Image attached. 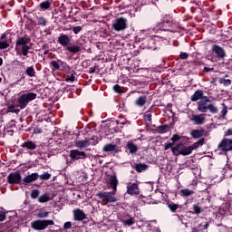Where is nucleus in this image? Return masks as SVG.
Listing matches in <instances>:
<instances>
[{"mask_svg":"<svg viewBox=\"0 0 232 232\" xmlns=\"http://www.w3.org/2000/svg\"><path fill=\"white\" fill-rule=\"evenodd\" d=\"M118 178H116L115 175L111 176L109 178V185H111V188L113 191L107 192V191H99V193L96 194L97 197L102 200V202L104 203V205H107L108 203H115L118 199L114 197L115 192L118 188Z\"/></svg>","mask_w":232,"mask_h":232,"instance_id":"f257e3e1","label":"nucleus"},{"mask_svg":"<svg viewBox=\"0 0 232 232\" xmlns=\"http://www.w3.org/2000/svg\"><path fill=\"white\" fill-rule=\"evenodd\" d=\"M211 100L209 97L204 96L202 100L197 103V110L202 113H206L208 111H210L212 114H218V109L217 106L210 103Z\"/></svg>","mask_w":232,"mask_h":232,"instance_id":"f03ea898","label":"nucleus"},{"mask_svg":"<svg viewBox=\"0 0 232 232\" xmlns=\"http://www.w3.org/2000/svg\"><path fill=\"white\" fill-rule=\"evenodd\" d=\"M31 49V38L28 35L18 37L15 43V50H21L22 55L27 56Z\"/></svg>","mask_w":232,"mask_h":232,"instance_id":"7ed1b4c3","label":"nucleus"},{"mask_svg":"<svg viewBox=\"0 0 232 232\" xmlns=\"http://www.w3.org/2000/svg\"><path fill=\"white\" fill-rule=\"evenodd\" d=\"M37 97L36 93L29 92V93H24L17 99V107L21 110H24L27 107L28 103L34 101Z\"/></svg>","mask_w":232,"mask_h":232,"instance_id":"20e7f679","label":"nucleus"},{"mask_svg":"<svg viewBox=\"0 0 232 232\" xmlns=\"http://www.w3.org/2000/svg\"><path fill=\"white\" fill-rule=\"evenodd\" d=\"M54 221L52 219H36L31 223V227L35 231H44L49 226H53Z\"/></svg>","mask_w":232,"mask_h":232,"instance_id":"39448f33","label":"nucleus"},{"mask_svg":"<svg viewBox=\"0 0 232 232\" xmlns=\"http://www.w3.org/2000/svg\"><path fill=\"white\" fill-rule=\"evenodd\" d=\"M195 150L190 148V146H184L182 143L176 145V147L172 148V154L175 156H188L190 155Z\"/></svg>","mask_w":232,"mask_h":232,"instance_id":"423d86ee","label":"nucleus"},{"mask_svg":"<svg viewBox=\"0 0 232 232\" xmlns=\"http://www.w3.org/2000/svg\"><path fill=\"white\" fill-rule=\"evenodd\" d=\"M128 20L124 17L116 18L113 20L111 28L115 30V32H122L127 29Z\"/></svg>","mask_w":232,"mask_h":232,"instance_id":"0eeeda50","label":"nucleus"},{"mask_svg":"<svg viewBox=\"0 0 232 232\" xmlns=\"http://www.w3.org/2000/svg\"><path fill=\"white\" fill-rule=\"evenodd\" d=\"M73 220L76 222H82L87 218L86 213L80 208H75L72 210Z\"/></svg>","mask_w":232,"mask_h":232,"instance_id":"6e6552de","label":"nucleus"},{"mask_svg":"<svg viewBox=\"0 0 232 232\" xmlns=\"http://www.w3.org/2000/svg\"><path fill=\"white\" fill-rule=\"evenodd\" d=\"M218 149L222 151H231L232 150V140L224 139L218 145Z\"/></svg>","mask_w":232,"mask_h":232,"instance_id":"1a4fd4ad","label":"nucleus"},{"mask_svg":"<svg viewBox=\"0 0 232 232\" xmlns=\"http://www.w3.org/2000/svg\"><path fill=\"white\" fill-rule=\"evenodd\" d=\"M96 144H98V141L92 143L90 140H87V139L75 140V146L80 150H82L84 148H88L91 145H96Z\"/></svg>","mask_w":232,"mask_h":232,"instance_id":"9d476101","label":"nucleus"},{"mask_svg":"<svg viewBox=\"0 0 232 232\" xmlns=\"http://www.w3.org/2000/svg\"><path fill=\"white\" fill-rule=\"evenodd\" d=\"M7 181L10 185L19 184L21 182V174L14 172L8 175Z\"/></svg>","mask_w":232,"mask_h":232,"instance_id":"9b49d317","label":"nucleus"},{"mask_svg":"<svg viewBox=\"0 0 232 232\" xmlns=\"http://www.w3.org/2000/svg\"><path fill=\"white\" fill-rule=\"evenodd\" d=\"M127 194L136 196L140 194L139 185L137 183H129L127 185Z\"/></svg>","mask_w":232,"mask_h":232,"instance_id":"f8f14e48","label":"nucleus"},{"mask_svg":"<svg viewBox=\"0 0 232 232\" xmlns=\"http://www.w3.org/2000/svg\"><path fill=\"white\" fill-rule=\"evenodd\" d=\"M71 159L72 160H80L86 159V153L80 151L79 150H71Z\"/></svg>","mask_w":232,"mask_h":232,"instance_id":"ddd939ff","label":"nucleus"},{"mask_svg":"<svg viewBox=\"0 0 232 232\" xmlns=\"http://www.w3.org/2000/svg\"><path fill=\"white\" fill-rule=\"evenodd\" d=\"M190 121L194 122L195 125H203L206 122V115L199 114V115H192Z\"/></svg>","mask_w":232,"mask_h":232,"instance_id":"4468645a","label":"nucleus"},{"mask_svg":"<svg viewBox=\"0 0 232 232\" xmlns=\"http://www.w3.org/2000/svg\"><path fill=\"white\" fill-rule=\"evenodd\" d=\"M212 52L218 56V59H224L226 56V52L222 47L217 44L212 45Z\"/></svg>","mask_w":232,"mask_h":232,"instance_id":"2eb2a0df","label":"nucleus"},{"mask_svg":"<svg viewBox=\"0 0 232 232\" xmlns=\"http://www.w3.org/2000/svg\"><path fill=\"white\" fill-rule=\"evenodd\" d=\"M38 179H39L38 173H32L24 178V185L31 184L32 182H35L36 180H38Z\"/></svg>","mask_w":232,"mask_h":232,"instance_id":"dca6fc26","label":"nucleus"},{"mask_svg":"<svg viewBox=\"0 0 232 232\" xmlns=\"http://www.w3.org/2000/svg\"><path fill=\"white\" fill-rule=\"evenodd\" d=\"M126 148L130 154H136L139 151V147L134 143L133 140H129L127 142Z\"/></svg>","mask_w":232,"mask_h":232,"instance_id":"f3484780","label":"nucleus"},{"mask_svg":"<svg viewBox=\"0 0 232 232\" xmlns=\"http://www.w3.org/2000/svg\"><path fill=\"white\" fill-rule=\"evenodd\" d=\"M71 39L66 34H62L58 36V44H61V46L66 47L70 44Z\"/></svg>","mask_w":232,"mask_h":232,"instance_id":"a211bd4d","label":"nucleus"},{"mask_svg":"<svg viewBox=\"0 0 232 232\" xmlns=\"http://www.w3.org/2000/svg\"><path fill=\"white\" fill-rule=\"evenodd\" d=\"M21 148H24L30 151H33V150H36L37 145L35 144V142L29 140V141H25V142L22 143Z\"/></svg>","mask_w":232,"mask_h":232,"instance_id":"6ab92c4d","label":"nucleus"},{"mask_svg":"<svg viewBox=\"0 0 232 232\" xmlns=\"http://www.w3.org/2000/svg\"><path fill=\"white\" fill-rule=\"evenodd\" d=\"M205 133H206V130L203 129H200V130H191L190 135L192 139H200L205 135Z\"/></svg>","mask_w":232,"mask_h":232,"instance_id":"aec40b11","label":"nucleus"},{"mask_svg":"<svg viewBox=\"0 0 232 232\" xmlns=\"http://www.w3.org/2000/svg\"><path fill=\"white\" fill-rule=\"evenodd\" d=\"M51 65L53 66V71L60 70V67H66V63H63L61 60L52 61Z\"/></svg>","mask_w":232,"mask_h":232,"instance_id":"412c9836","label":"nucleus"},{"mask_svg":"<svg viewBox=\"0 0 232 232\" xmlns=\"http://www.w3.org/2000/svg\"><path fill=\"white\" fill-rule=\"evenodd\" d=\"M169 209H170L171 212H180L182 209V206L179 204H175L174 202H169L167 204Z\"/></svg>","mask_w":232,"mask_h":232,"instance_id":"4be33fe9","label":"nucleus"},{"mask_svg":"<svg viewBox=\"0 0 232 232\" xmlns=\"http://www.w3.org/2000/svg\"><path fill=\"white\" fill-rule=\"evenodd\" d=\"M121 224H123L124 227H130L135 224V219L134 218H131L130 216H128V218H121L120 219Z\"/></svg>","mask_w":232,"mask_h":232,"instance_id":"5701e85b","label":"nucleus"},{"mask_svg":"<svg viewBox=\"0 0 232 232\" xmlns=\"http://www.w3.org/2000/svg\"><path fill=\"white\" fill-rule=\"evenodd\" d=\"M205 96H203V91H196L194 94L191 96V102H197L198 100H202Z\"/></svg>","mask_w":232,"mask_h":232,"instance_id":"b1692460","label":"nucleus"},{"mask_svg":"<svg viewBox=\"0 0 232 232\" xmlns=\"http://www.w3.org/2000/svg\"><path fill=\"white\" fill-rule=\"evenodd\" d=\"M173 24L172 22L170 21H163L162 24H160V28L161 31H170V29H169L171 25Z\"/></svg>","mask_w":232,"mask_h":232,"instance_id":"393cba45","label":"nucleus"},{"mask_svg":"<svg viewBox=\"0 0 232 232\" xmlns=\"http://www.w3.org/2000/svg\"><path fill=\"white\" fill-rule=\"evenodd\" d=\"M65 50L71 53H78L81 52V47L79 45L67 46Z\"/></svg>","mask_w":232,"mask_h":232,"instance_id":"a878e982","label":"nucleus"},{"mask_svg":"<svg viewBox=\"0 0 232 232\" xmlns=\"http://www.w3.org/2000/svg\"><path fill=\"white\" fill-rule=\"evenodd\" d=\"M51 200L50 195L45 193L42 194L40 197H38V202L40 203H47Z\"/></svg>","mask_w":232,"mask_h":232,"instance_id":"bb28decb","label":"nucleus"},{"mask_svg":"<svg viewBox=\"0 0 232 232\" xmlns=\"http://www.w3.org/2000/svg\"><path fill=\"white\" fill-rule=\"evenodd\" d=\"M147 102L146 96H140L139 99L136 100V105L139 107H142Z\"/></svg>","mask_w":232,"mask_h":232,"instance_id":"cd10ccee","label":"nucleus"},{"mask_svg":"<svg viewBox=\"0 0 232 232\" xmlns=\"http://www.w3.org/2000/svg\"><path fill=\"white\" fill-rule=\"evenodd\" d=\"M205 145V139H201L198 141L195 142L194 144L190 145L189 147L193 150H197L199 147Z\"/></svg>","mask_w":232,"mask_h":232,"instance_id":"c85d7f7f","label":"nucleus"},{"mask_svg":"<svg viewBox=\"0 0 232 232\" xmlns=\"http://www.w3.org/2000/svg\"><path fill=\"white\" fill-rule=\"evenodd\" d=\"M148 169L147 164H135V169L137 172H143Z\"/></svg>","mask_w":232,"mask_h":232,"instance_id":"c756f323","label":"nucleus"},{"mask_svg":"<svg viewBox=\"0 0 232 232\" xmlns=\"http://www.w3.org/2000/svg\"><path fill=\"white\" fill-rule=\"evenodd\" d=\"M25 74H27L29 77H35V70L34 66H29L27 70H25Z\"/></svg>","mask_w":232,"mask_h":232,"instance_id":"7c9ffc66","label":"nucleus"},{"mask_svg":"<svg viewBox=\"0 0 232 232\" xmlns=\"http://www.w3.org/2000/svg\"><path fill=\"white\" fill-rule=\"evenodd\" d=\"M115 149H116V145L107 144V145H104L103 151L104 152H111V151H114Z\"/></svg>","mask_w":232,"mask_h":232,"instance_id":"2f4dec72","label":"nucleus"},{"mask_svg":"<svg viewBox=\"0 0 232 232\" xmlns=\"http://www.w3.org/2000/svg\"><path fill=\"white\" fill-rule=\"evenodd\" d=\"M193 194H194V191L188 188H184L180 190V195H182V197H190Z\"/></svg>","mask_w":232,"mask_h":232,"instance_id":"473e14b6","label":"nucleus"},{"mask_svg":"<svg viewBox=\"0 0 232 232\" xmlns=\"http://www.w3.org/2000/svg\"><path fill=\"white\" fill-rule=\"evenodd\" d=\"M50 7H51V2L50 1L42 2L40 4V8L42 10H48V9H50Z\"/></svg>","mask_w":232,"mask_h":232,"instance_id":"72a5a7b5","label":"nucleus"},{"mask_svg":"<svg viewBox=\"0 0 232 232\" xmlns=\"http://www.w3.org/2000/svg\"><path fill=\"white\" fill-rule=\"evenodd\" d=\"M192 208L194 209V213L196 215H199V214H201L203 212L202 208L200 206H198V204H194Z\"/></svg>","mask_w":232,"mask_h":232,"instance_id":"f704fd0d","label":"nucleus"},{"mask_svg":"<svg viewBox=\"0 0 232 232\" xmlns=\"http://www.w3.org/2000/svg\"><path fill=\"white\" fill-rule=\"evenodd\" d=\"M37 24L42 26L47 25V20L43 16L37 17Z\"/></svg>","mask_w":232,"mask_h":232,"instance_id":"c9c22d12","label":"nucleus"},{"mask_svg":"<svg viewBox=\"0 0 232 232\" xmlns=\"http://www.w3.org/2000/svg\"><path fill=\"white\" fill-rule=\"evenodd\" d=\"M38 178H40L41 180H50V179L52 178V174L45 172V173L38 176Z\"/></svg>","mask_w":232,"mask_h":232,"instance_id":"e433bc0d","label":"nucleus"},{"mask_svg":"<svg viewBox=\"0 0 232 232\" xmlns=\"http://www.w3.org/2000/svg\"><path fill=\"white\" fill-rule=\"evenodd\" d=\"M49 215H50V212L40 211L37 213L36 217L37 218H47Z\"/></svg>","mask_w":232,"mask_h":232,"instance_id":"4c0bfd02","label":"nucleus"},{"mask_svg":"<svg viewBox=\"0 0 232 232\" xmlns=\"http://www.w3.org/2000/svg\"><path fill=\"white\" fill-rule=\"evenodd\" d=\"M218 82L220 84L225 85V86H230L231 85V81L229 79L219 78Z\"/></svg>","mask_w":232,"mask_h":232,"instance_id":"58836bf2","label":"nucleus"},{"mask_svg":"<svg viewBox=\"0 0 232 232\" xmlns=\"http://www.w3.org/2000/svg\"><path fill=\"white\" fill-rule=\"evenodd\" d=\"M222 106H223V109H222V111H220V114H222V119L225 120L227 114V107L225 103H222Z\"/></svg>","mask_w":232,"mask_h":232,"instance_id":"ea45409f","label":"nucleus"},{"mask_svg":"<svg viewBox=\"0 0 232 232\" xmlns=\"http://www.w3.org/2000/svg\"><path fill=\"white\" fill-rule=\"evenodd\" d=\"M40 195V191L38 189H33L32 192L30 193V197L33 198V199H35L39 197Z\"/></svg>","mask_w":232,"mask_h":232,"instance_id":"a19ab883","label":"nucleus"},{"mask_svg":"<svg viewBox=\"0 0 232 232\" xmlns=\"http://www.w3.org/2000/svg\"><path fill=\"white\" fill-rule=\"evenodd\" d=\"M9 46L7 41H0V50H6Z\"/></svg>","mask_w":232,"mask_h":232,"instance_id":"79ce46f5","label":"nucleus"},{"mask_svg":"<svg viewBox=\"0 0 232 232\" xmlns=\"http://www.w3.org/2000/svg\"><path fill=\"white\" fill-rule=\"evenodd\" d=\"M144 121L147 122H151V112L150 111L145 112Z\"/></svg>","mask_w":232,"mask_h":232,"instance_id":"37998d69","label":"nucleus"},{"mask_svg":"<svg viewBox=\"0 0 232 232\" xmlns=\"http://www.w3.org/2000/svg\"><path fill=\"white\" fill-rule=\"evenodd\" d=\"M81 31H82V26L77 25L72 27V32L75 34H78Z\"/></svg>","mask_w":232,"mask_h":232,"instance_id":"c03bdc74","label":"nucleus"},{"mask_svg":"<svg viewBox=\"0 0 232 232\" xmlns=\"http://www.w3.org/2000/svg\"><path fill=\"white\" fill-rule=\"evenodd\" d=\"M113 91H115L116 93H122V88L119 84L113 85Z\"/></svg>","mask_w":232,"mask_h":232,"instance_id":"a18cd8bd","label":"nucleus"},{"mask_svg":"<svg viewBox=\"0 0 232 232\" xmlns=\"http://www.w3.org/2000/svg\"><path fill=\"white\" fill-rule=\"evenodd\" d=\"M179 140H181V137L179 136L178 134H174L171 137L172 143L178 142Z\"/></svg>","mask_w":232,"mask_h":232,"instance_id":"49530a36","label":"nucleus"},{"mask_svg":"<svg viewBox=\"0 0 232 232\" xmlns=\"http://www.w3.org/2000/svg\"><path fill=\"white\" fill-rule=\"evenodd\" d=\"M174 144H175V142H168L167 144H165L164 150H169V149L174 148V147H173Z\"/></svg>","mask_w":232,"mask_h":232,"instance_id":"de8ad7c7","label":"nucleus"},{"mask_svg":"<svg viewBox=\"0 0 232 232\" xmlns=\"http://www.w3.org/2000/svg\"><path fill=\"white\" fill-rule=\"evenodd\" d=\"M160 39L162 41L166 40V38H163V37L154 36V38H150L149 41H150V44H153L154 41H159Z\"/></svg>","mask_w":232,"mask_h":232,"instance_id":"09e8293b","label":"nucleus"},{"mask_svg":"<svg viewBox=\"0 0 232 232\" xmlns=\"http://www.w3.org/2000/svg\"><path fill=\"white\" fill-rule=\"evenodd\" d=\"M6 220V214H5L3 211H0V222H5Z\"/></svg>","mask_w":232,"mask_h":232,"instance_id":"8fccbe9b","label":"nucleus"},{"mask_svg":"<svg viewBox=\"0 0 232 232\" xmlns=\"http://www.w3.org/2000/svg\"><path fill=\"white\" fill-rule=\"evenodd\" d=\"M74 80H75V76L73 74H72L67 79H65V82H73Z\"/></svg>","mask_w":232,"mask_h":232,"instance_id":"3c124183","label":"nucleus"},{"mask_svg":"<svg viewBox=\"0 0 232 232\" xmlns=\"http://www.w3.org/2000/svg\"><path fill=\"white\" fill-rule=\"evenodd\" d=\"M188 55L187 53H179V58L182 59V60H186L188 59Z\"/></svg>","mask_w":232,"mask_h":232,"instance_id":"603ef678","label":"nucleus"},{"mask_svg":"<svg viewBox=\"0 0 232 232\" xmlns=\"http://www.w3.org/2000/svg\"><path fill=\"white\" fill-rule=\"evenodd\" d=\"M71 227H72V222L64 223V225H63L64 229H71Z\"/></svg>","mask_w":232,"mask_h":232,"instance_id":"864d4df0","label":"nucleus"},{"mask_svg":"<svg viewBox=\"0 0 232 232\" xmlns=\"http://www.w3.org/2000/svg\"><path fill=\"white\" fill-rule=\"evenodd\" d=\"M203 72H214V68H208V67L205 66L203 69Z\"/></svg>","mask_w":232,"mask_h":232,"instance_id":"5fc2aeb1","label":"nucleus"},{"mask_svg":"<svg viewBox=\"0 0 232 232\" xmlns=\"http://www.w3.org/2000/svg\"><path fill=\"white\" fill-rule=\"evenodd\" d=\"M160 132L166 133L167 126H160Z\"/></svg>","mask_w":232,"mask_h":232,"instance_id":"6e6d98bb","label":"nucleus"},{"mask_svg":"<svg viewBox=\"0 0 232 232\" xmlns=\"http://www.w3.org/2000/svg\"><path fill=\"white\" fill-rule=\"evenodd\" d=\"M175 216L177 217V218H179V222H182V224H184L183 222L184 216H179V214H176Z\"/></svg>","mask_w":232,"mask_h":232,"instance_id":"4d7b16f0","label":"nucleus"},{"mask_svg":"<svg viewBox=\"0 0 232 232\" xmlns=\"http://www.w3.org/2000/svg\"><path fill=\"white\" fill-rule=\"evenodd\" d=\"M230 135H232V130H231V129H228V130H227V132H225V136H230Z\"/></svg>","mask_w":232,"mask_h":232,"instance_id":"13d9d810","label":"nucleus"},{"mask_svg":"<svg viewBox=\"0 0 232 232\" xmlns=\"http://www.w3.org/2000/svg\"><path fill=\"white\" fill-rule=\"evenodd\" d=\"M13 113H15V114H18L20 112V110H17V109H14L12 111Z\"/></svg>","mask_w":232,"mask_h":232,"instance_id":"bf43d9fd","label":"nucleus"},{"mask_svg":"<svg viewBox=\"0 0 232 232\" xmlns=\"http://www.w3.org/2000/svg\"><path fill=\"white\" fill-rule=\"evenodd\" d=\"M5 38H6V34H2L0 39L1 40H5Z\"/></svg>","mask_w":232,"mask_h":232,"instance_id":"052dcab7","label":"nucleus"},{"mask_svg":"<svg viewBox=\"0 0 232 232\" xmlns=\"http://www.w3.org/2000/svg\"><path fill=\"white\" fill-rule=\"evenodd\" d=\"M34 133L38 134V133H41V131H40L39 129H36V130H34Z\"/></svg>","mask_w":232,"mask_h":232,"instance_id":"680f3d73","label":"nucleus"},{"mask_svg":"<svg viewBox=\"0 0 232 232\" xmlns=\"http://www.w3.org/2000/svg\"><path fill=\"white\" fill-rule=\"evenodd\" d=\"M208 227H209V224H208V223L205 224V225H204V229H207Z\"/></svg>","mask_w":232,"mask_h":232,"instance_id":"e2e57ef3","label":"nucleus"},{"mask_svg":"<svg viewBox=\"0 0 232 232\" xmlns=\"http://www.w3.org/2000/svg\"><path fill=\"white\" fill-rule=\"evenodd\" d=\"M3 63H4L3 58H0V66L3 65Z\"/></svg>","mask_w":232,"mask_h":232,"instance_id":"0e129e2a","label":"nucleus"},{"mask_svg":"<svg viewBox=\"0 0 232 232\" xmlns=\"http://www.w3.org/2000/svg\"><path fill=\"white\" fill-rule=\"evenodd\" d=\"M154 232H161V231H160V228H156Z\"/></svg>","mask_w":232,"mask_h":232,"instance_id":"69168bd1","label":"nucleus"},{"mask_svg":"<svg viewBox=\"0 0 232 232\" xmlns=\"http://www.w3.org/2000/svg\"><path fill=\"white\" fill-rule=\"evenodd\" d=\"M48 53V51H44V54H47Z\"/></svg>","mask_w":232,"mask_h":232,"instance_id":"338daca9","label":"nucleus"},{"mask_svg":"<svg viewBox=\"0 0 232 232\" xmlns=\"http://www.w3.org/2000/svg\"><path fill=\"white\" fill-rule=\"evenodd\" d=\"M1 81H3V78L0 77V83H1Z\"/></svg>","mask_w":232,"mask_h":232,"instance_id":"774afa93","label":"nucleus"}]
</instances>
